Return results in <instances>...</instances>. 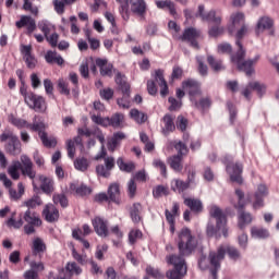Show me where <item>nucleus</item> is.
<instances>
[{
  "label": "nucleus",
  "instance_id": "2",
  "mask_svg": "<svg viewBox=\"0 0 279 279\" xmlns=\"http://www.w3.org/2000/svg\"><path fill=\"white\" fill-rule=\"evenodd\" d=\"M226 252L231 260H239L241 258V252L234 246H219L217 252H210L208 256V262L213 268H210V278L217 279V272L221 269V260L226 258Z\"/></svg>",
  "mask_w": 279,
  "mask_h": 279
},
{
  "label": "nucleus",
  "instance_id": "49",
  "mask_svg": "<svg viewBox=\"0 0 279 279\" xmlns=\"http://www.w3.org/2000/svg\"><path fill=\"white\" fill-rule=\"evenodd\" d=\"M40 141L44 147H56L58 145V141L56 137H49L47 133H40Z\"/></svg>",
  "mask_w": 279,
  "mask_h": 279
},
{
  "label": "nucleus",
  "instance_id": "34",
  "mask_svg": "<svg viewBox=\"0 0 279 279\" xmlns=\"http://www.w3.org/2000/svg\"><path fill=\"white\" fill-rule=\"evenodd\" d=\"M23 163L19 160L12 161V163L8 168V173L12 178V180H19L21 178V171Z\"/></svg>",
  "mask_w": 279,
  "mask_h": 279
},
{
  "label": "nucleus",
  "instance_id": "50",
  "mask_svg": "<svg viewBox=\"0 0 279 279\" xmlns=\"http://www.w3.org/2000/svg\"><path fill=\"white\" fill-rule=\"evenodd\" d=\"M117 165L121 171H126V173H130L135 169L134 162L125 163V161H123V158L121 157L118 158Z\"/></svg>",
  "mask_w": 279,
  "mask_h": 279
},
{
  "label": "nucleus",
  "instance_id": "21",
  "mask_svg": "<svg viewBox=\"0 0 279 279\" xmlns=\"http://www.w3.org/2000/svg\"><path fill=\"white\" fill-rule=\"evenodd\" d=\"M22 53L24 56V61L26 62L27 69H36L38 61L36 60V57L32 54V46H23Z\"/></svg>",
  "mask_w": 279,
  "mask_h": 279
},
{
  "label": "nucleus",
  "instance_id": "22",
  "mask_svg": "<svg viewBox=\"0 0 279 279\" xmlns=\"http://www.w3.org/2000/svg\"><path fill=\"white\" fill-rule=\"evenodd\" d=\"M28 130L32 132H38V136L40 138V134H47L45 130H47V124L38 116L33 118V123H28Z\"/></svg>",
  "mask_w": 279,
  "mask_h": 279
},
{
  "label": "nucleus",
  "instance_id": "63",
  "mask_svg": "<svg viewBox=\"0 0 279 279\" xmlns=\"http://www.w3.org/2000/svg\"><path fill=\"white\" fill-rule=\"evenodd\" d=\"M8 228H14L15 230H20V228H23V218H20L17 221L14 219V216H12L7 221Z\"/></svg>",
  "mask_w": 279,
  "mask_h": 279
},
{
  "label": "nucleus",
  "instance_id": "52",
  "mask_svg": "<svg viewBox=\"0 0 279 279\" xmlns=\"http://www.w3.org/2000/svg\"><path fill=\"white\" fill-rule=\"evenodd\" d=\"M235 195L238 197V204L234 205L236 210H243L245 208V193L241 190H235Z\"/></svg>",
  "mask_w": 279,
  "mask_h": 279
},
{
  "label": "nucleus",
  "instance_id": "24",
  "mask_svg": "<svg viewBox=\"0 0 279 279\" xmlns=\"http://www.w3.org/2000/svg\"><path fill=\"white\" fill-rule=\"evenodd\" d=\"M24 221L31 226H36L37 228L43 226V220H40V216L36 214V211H32V209H27L23 215Z\"/></svg>",
  "mask_w": 279,
  "mask_h": 279
},
{
  "label": "nucleus",
  "instance_id": "33",
  "mask_svg": "<svg viewBox=\"0 0 279 279\" xmlns=\"http://www.w3.org/2000/svg\"><path fill=\"white\" fill-rule=\"evenodd\" d=\"M39 181L41 182L40 189L44 193H46L47 195L53 193V179L45 175H39Z\"/></svg>",
  "mask_w": 279,
  "mask_h": 279
},
{
  "label": "nucleus",
  "instance_id": "60",
  "mask_svg": "<svg viewBox=\"0 0 279 279\" xmlns=\"http://www.w3.org/2000/svg\"><path fill=\"white\" fill-rule=\"evenodd\" d=\"M43 204V199H40V196L35 195L31 199L25 202V206L27 208H36V206H40Z\"/></svg>",
  "mask_w": 279,
  "mask_h": 279
},
{
  "label": "nucleus",
  "instance_id": "25",
  "mask_svg": "<svg viewBox=\"0 0 279 279\" xmlns=\"http://www.w3.org/2000/svg\"><path fill=\"white\" fill-rule=\"evenodd\" d=\"M121 141H125V133L117 132L108 141L107 147L110 151H114L118 146L121 145Z\"/></svg>",
  "mask_w": 279,
  "mask_h": 279
},
{
  "label": "nucleus",
  "instance_id": "41",
  "mask_svg": "<svg viewBox=\"0 0 279 279\" xmlns=\"http://www.w3.org/2000/svg\"><path fill=\"white\" fill-rule=\"evenodd\" d=\"M37 26L40 29V32H43L44 38H47V36H49V34H51L52 29L54 28L53 24H51V22L47 20L38 22Z\"/></svg>",
  "mask_w": 279,
  "mask_h": 279
},
{
  "label": "nucleus",
  "instance_id": "4",
  "mask_svg": "<svg viewBox=\"0 0 279 279\" xmlns=\"http://www.w3.org/2000/svg\"><path fill=\"white\" fill-rule=\"evenodd\" d=\"M245 53L246 51L243 48V44L238 41V51L235 54H231V62L236 64L239 71H243L247 77H252V75L256 73L254 70V64L260 60V54H256L254 59L245 60Z\"/></svg>",
  "mask_w": 279,
  "mask_h": 279
},
{
  "label": "nucleus",
  "instance_id": "56",
  "mask_svg": "<svg viewBox=\"0 0 279 279\" xmlns=\"http://www.w3.org/2000/svg\"><path fill=\"white\" fill-rule=\"evenodd\" d=\"M137 239H143V232L138 229H133L129 233V243L130 245H134Z\"/></svg>",
  "mask_w": 279,
  "mask_h": 279
},
{
  "label": "nucleus",
  "instance_id": "30",
  "mask_svg": "<svg viewBox=\"0 0 279 279\" xmlns=\"http://www.w3.org/2000/svg\"><path fill=\"white\" fill-rule=\"evenodd\" d=\"M70 191H72V193H75L76 195H80L81 197H86V195H90V193H93V189L88 187L87 185H77L75 183H72L70 185Z\"/></svg>",
  "mask_w": 279,
  "mask_h": 279
},
{
  "label": "nucleus",
  "instance_id": "28",
  "mask_svg": "<svg viewBox=\"0 0 279 279\" xmlns=\"http://www.w3.org/2000/svg\"><path fill=\"white\" fill-rule=\"evenodd\" d=\"M96 138L101 144V147H100V153H98L95 156V160H101V158L106 160V156H108V151L106 150V135H104L101 131H98V133H96Z\"/></svg>",
  "mask_w": 279,
  "mask_h": 279
},
{
  "label": "nucleus",
  "instance_id": "55",
  "mask_svg": "<svg viewBox=\"0 0 279 279\" xmlns=\"http://www.w3.org/2000/svg\"><path fill=\"white\" fill-rule=\"evenodd\" d=\"M236 33H235V45L236 47H239V44L241 45V40L242 38L245 37V34H247V24H243L242 26H240L239 28H236ZM239 43V44H238Z\"/></svg>",
  "mask_w": 279,
  "mask_h": 279
},
{
  "label": "nucleus",
  "instance_id": "54",
  "mask_svg": "<svg viewBox=\"0 0 279 279\" xmlns=\"http://www.w3.org/2000/svg\"><path fill=\"white\" fill-rule=\"evenodd\" d=\"M90 119L96 125H101L102 128H108V117L102 118L100 114L90 113Z\"/></svg>",
  "mask_w": 279,
  "mask_h": 279
},
{
  "label": "nucleus",
  "instance_id": "38",
  "mask_svg": "<svg viewBox=\"0 0 279 279\" xmlns=\"http://www.w3.org/2000/svg\"><path fill=\"white\" fill-rule=\"evenodd\" d=\"M131 119H134L140 125L147 121V114L138 109H131L130 111Z\"/></svg>",
  "mask_w": 279,
  "mask_h": 279
},
{
  "label": "nucleus",
  "instance_id": "39",
  "mask_svg": "<svg viewBox=\"0 0 279 279\" xmlns=\"http://www.w3.org/2000/svg\"><path fill=\"white\" fill-rule=\"evenodd\" d=\"M65 272L70 278L71 276H80L82 274V267H80L75 262H70L65 266Z\"/></svg>",
  "mask_w": 279,
  "mask_h": 279
},
{
  "label": "nucleus",
  "instance_id": "29",
  "mask_svg": "<svg viewBox=\"0 0 279 279\" xmlns=\"http://www.w3.org/2000/svg\"><path fill=\"white\" fill-rule=\"evenodd\" d=\"M274 27V20L269 16H263L258 20L256 25V33L265 32V29H271Z\"/></svg>",
  "mask_w": 279,
  "mask_h": 279
},
{
  "label": "nucleus",
  "instance_id": "19",
  "mask_svg": "<svg viewBox=\"0 0 279 279\" xmlns=\"http://www.w3.org/2000/svg\"><path fill=\"white\" fill-rule=\"evenodd\" d=\"M43 216L48 223H53L60 219V211L52 204L46 205L43 210Z\"/></svg>",
  "mask_w": 279,
  "mask_h": 279
},
{
  "label": "nucleus",
  "instance_id": "18",
  "mask_svg": "<svg viewBox=\"0 0 279 279\" xmlns=\"http://www.w3.org/2000/svg\"><path fill=\"white\" fill-rule=\"evenodd\" d=\"M204 10H205L204 4H199L198 11L196 13V17L199 16L202 21H211V23H215L216 25H220L221 16H217V13L213 10L209 11L208 13H205Z\"/></svg>",
  "mask_w": 279,
  "mask_h": 279
},
{
  "label": "nucleus",
  "instance_id": "48",
  "mask_svg": "<svg viewBox=\"0 0 279 279\" xmlns=\"http://www.w3.org/2000/svg\"><path fill=\"white\" fill-rule=\"evenodd\" d=\"M123 94V97L122 98H119L117 100V104L120 108H123L124 110H128L131 106V102H130V89L126 90V92H122Z\"/></svg>",
  "mask_w": 279,
  "mask_h": 279
},
{
  "label": "nucleus",
  "instance_id": "45",
  "mask_svg": "<svg viewBox=\"0 0 279 279\" xmlns=\"http://www.w3.org/2000/svg\"><path fill=\"white\" fill-rule=\"evenodd\" d=\"M88 167H90V163L88 162V159L84 157L74 160V168L77 171H88Z\"/></svg>",
  "mask_w": 279,
  "mask_h": 279
},
{
  "label": "nucleus",
  "instance_id": "47",
  "mask_svg": "<svg viewBox=\"0 0 279 279\" xmlns=\"http://www.w3.org/2000/svg\"><path fill=\"white\" fill-rule=\"evenodd\" d=\"M128 0H120L117 1V3H120L119 12L124 21H128L130 19L129 8L130 4H128Z\"/></svg>",
  "mask_w": 279,
  "mask_h": 279
},
{
  "label": "nucleus",
  "instance_id": "61",
  "mask_svg": "<svg viewBox=\"0 0 279 279\" xmlns=\"http://www.w3.org/2000/svg\"><path fill=\"white\" fill-rule=\"evenodd\" d=\"M72 257L77 262L78 265H86V255L77 253L75 246H72Z\"/></svg>",
  "mask_w": 279,
  "mask_h": 279
},
{
  "label": "nucleus",
  "instance_id": "7",
  "mask_svg": "<svg viewBox=\"0 0 279 279\" xmlns=\"http://www.w3.org/2000/svg\"><path fill=\"white\" fill-rule=\"evenodd\" d=\"M209 215L210 217L216 219L217 230H221L225 239H228V227H226L228 223V219L226 218V214H223V210H221V208H219V206L217 205H211L209 208Z\"/></svg>",
  "mask_w": 279,
  "mask_h": 279
},
{
  "label": "nucleus",
  "instance_id": "58",
  "mask_svg": "<svg viewBox=\"0 0 279 279\" xmlns=\"http://www.w3.org/2000/svg\"><path fill=\"white\" fill-rule=\"evenodd\" d=\"M58 88L61 95H65L66 97L71 95V89H69V83H66L63 78L58 81Z\"/></svg>",
  "mask_w": 279,
  "mask_h": 279
},
{
  "label": "nucleus",
  "instance_id": "9",
  "mask_svg": "<svg viewBox=\"0 0 279 279\" xmlns=\"http://www.w3.org/2000/svg\"><path fill=\"white\" fill-rule=\"evenodd\" d=\"M131 12L138 16L141 21H145L147 14V2L145 0H129Z\"/></svg>",
  "mask_w": 279,
  "mask_h": 279
},
{
  "label": "nucleus",
  "instance_id": "37",
  "mask_svg": "<svg viewBox=\"0 0 279 279\" xmlns=\"http://www.w3.org/2000/svg\"><path fill=\"white\" fill-rule=\"evenodd\" d=\"M163 123H165V128L162 130V134H165V136L169 135V133L175 130V123H173V117L166 114L163 117Z\"/></svg>",
  "mask_w": 279,
  "mask_h": 279
},
{
  "label": "nucleus",
  "instance_id": "17",
  "mask_svg": "<svg viewBox=\"0 0 279 279\" xmlns=\"http://www.w3.org/2000/svg\"><path fill=\"white\" fill-rule=\"evenodd\" d=\"M231 25L228 27L229 34H234L236 29L245 25V14L243 12H236L230 16Z\"/></svg>",
  "mask_w": 279,
  "mask_h": 279
},
{
  "label": "nucleus",
  "instance_id": "44",
  "mask_svg": "<svg viewBox=\"0 0 279 279\" xmlns=\"http://www.w3.org/2000/svg\"><path fill=\"white\" fill-rule=\"evenodd\" d=\"M47 250V245H45V242L40 238H36L33 241V254H43Z\"/></svg>",
  "mask_w": 279,
  "mask_h": 279
},
{
  "label": "nucleus",
  "instance_id": "3",
  "mask_svg": "<svg viewBox=\"0 0 279 279\" xmlns=\"http://www.w3.org/2000/svg\"><path fill=\"white\" fill-rule=\"evenodd\" d=\"M182 88L187 93L193 108H196V110H199V108H210V98L199 100V95H202V84H199V81L193 78L183 81Z\"/></svg>",
  "mask_w": 279,
  "mask_h": 279
},
{
  "label": "nucleus",
  "instance_id": "40",
  "mask_svg": "<svg viewBox=\"0 0 279 279\" xmlns=\"http://www.w3.org/2000/svg\"><path fill=\"white\" fill-rule=\"evenodd\" d=\"M239 228L243 230L247 223H252V214L239 210Z\"/></svg>",
  "mask_w": 279,
  "mask_h": 279
},
{
  "label": "nucleus",
  "instance_id": "1",
  "mask_svg": "<svg viewBox=\"0 0 279 279\" xmlns=\"http://www.w3.org/2000/svg\"><path fill=\"white\" fill-rule=\"evenodd\" d=\"M177 245L179 255H170L167 260L174 269L167 271L168 279H182L186 276V260L184 256H191L197 248V239L194 238L191 229L183 228L178 234Z\"/></svg>",
  "mask_w": 279,
  "mask_h": 279
},
{
  "label": "nucleus",
  "instance_id": "14",
  "mask_svg": "<svg viewBox=\"0 0 279 279\" xmlns=\"http://www.w3.org/2000/svg\"><path fill=\"white\" fill-rule=\"evenodd\" d=\"M269 195V191L267 190V185L259 184L257 191L255 192V201L253 203V208L256 210L258 208H263L265 206V197Z\"/></svg>",
  "mask_w": 279,
  "mask_h": 279
},
{
  "label": "nucleus",
  "instance_id": "32",
  "mask_svg": "<svg viewBox=\"0 0 279 279\" xmlns=\"http://www.w3.org/2000/svg\"><path fill=\"white\" fill-rule=\"evenodd\" d=\"M107 195L109 196V202L119 204V197L121 196V190L119 189V183H112L108 187Z\"/></svg>",
  "mask_w": 279,
  "mask_h": 279
},
{
  "label": "nucleus",
  "instance_id": "43",
  "mask_svg": "<svg viewBox=\"0 0 279 279\" xmlns=\"http://www.w3.org/2000/svg\"><path fill=\"white\" fill-rule=\"evenodd\" d=\"M116 84H118L120 90L122 93H126V90H130V84L125 81V76L121 74V72H117L116 74Z\"/></svg>",
  "mask_w": 279,
  "mask_h": 279
},
{
  "label": "nucleus",
  "instance_id": "10",
  "mask_svg": "<svg viewBox=\"0 0 279 279\" xmlns=\"http://www.w3.org/2000/svg\"><path fill=\"white\" fill-rule=\"evenodd\" d=\"M20 160L22 163V175L29 178V180H34L36 178V170H34V162H32V159L27 157V155H22Z\"/></svg>",
  "mask_w": 279,
  "mask_h": 279
},
{
  "label": "nucleus",
  "instance_id": "11",
  "mask_svg": "<svg viewBox=\"0 0 279 279\" xmlns=\"http://www.w3.org/2000/svg\"><path fill=\"white\" fill-rule=\"evenodd\" d=\"M252 90H256L257 95L262 97V95H265V92L267 90V86L260 82H250L246 87L242 90L243 97L245 99L250 100V95H252Z\"/></svg>",
  "mask_w": 279,
  "mask_h": 279
},
{
  "label": "nucleus",
  "instance_id": "8",
  "mask_svg": "<svg viewBox=\"0 0 279 279\" xmlns=\"http://www.w3.org/2000/svg\"><path fill=\"white\" fill-rule=\"evenodd\" d=\"M179 38L180 40L190 43L193 49H199V44L197 43V38H202V32L196 28L189 27L184 29L182 36H180Z\"/></svg>",
  "mask_w": 279,
  "mask_h": 279
},
{
  "label": "nucleus",
  "instance_id": "13",
  "mask_svg": "<svg viewBox=\"0 0 279 279\" xmlns=\"http://www.w3.org/2000/svg\"><path fill=\"white\" fill-rule=\"evenodd\" d=\"M26 104L32 110H36V112H43V110H45V98L32 92H29V96L26 97Z\"/></svg>",
  "mask_w": 279,
  "mask_h": 279
},
{
  "label": "nucleus",
  "instance_id": "23",
  "mask_svg": "<svg viewBox=\"0 0 279 279\" xmlns=\"http://www.w3.org/2000/svg\"><path fill=\"white\" fill-rule=\"evenodd\" d=\"M96 65L100 69V75L102 77H112V63H108L106 59H96Z\"/></svg>",
  "mask_w": 279,
  "mask_h": 279
},
{
  "label": "nucleus",
  "instance_id": "5",
  "mask_svg": "<svg viewBox=\"0 0 279 279\" xmlns=\"http://www.w3.org/2000/svg\"><path fill=\"white\" fill-rule=\"evenodd\" d=\"M169 149L173 148L178 151L177 155H172L168 158V165L170 169H173L175 173H182V169H184V156L189 154V147L186 144L182 143L181 141H168Z\"/></svg>",
  "mask_w": 279,
  "mask_h": 279
},
{
  "label": "nucleus",
  "instance_id": "16",
  "mask_svg": "<svg viewBox=\"0 0 279 279\" xmlns=\"http://www.w3.org/2000/svg\"><path fill=\"white\" fill-rule=\"evenodd\" d=\"M93 227L98 236H108L110 231L108 230V220H104L101 217H96L93 221Z\"/></svg>",
  "mask_w": 279,
  "mask_h": 279
},
{
  "label": "nucleus",
  "instance_id": "51",
  "mask_svg": "<svg viewBox=\"0 0 279 279\" xmlns=\"http://www.w3.org/2000/svg\"><path fill=\"white\" fill-rule=\"evenodd\" d=\"M251 234L254 236V239H267L269 236V231L267 229L253 227Z\"/></svg>",
  "mask_w": 279,
  "mask_h": 279
},
{
  "label": "nucleus",
  "instance_id": "46",
  "mask_svg": "<svg viewBox=\"0 0 279 279\" xmlns=\"http://www.w3.org/2000/svg\"><path fill=\"white\" fill-rule=\"evenodd\" d=\"M169 195V187L165 185H157L153 189V196L155 199H160L162 196Z\"/></svg>",
  "mask_w": 279,
  "mask_h": 279
},
{
  "label": "nucleus",
  "instance_id": "59",
  "mask_svg": "<svg viewBox=\"0 0 279 279\" xmlns=\"http://www.w3.org/2000/svg\"><path fill=\"white\" fill-rule=\"evenodd\" d=\"M52 5L59 15L64 14L66 4L62 0H52Z\"/></svg>",
  "mask_w": 279,
  "mask_h": 279
},
{
  "label": "nucleus",
  "instance_id": "15",
  "mask_svg": "<svg viewBox=\"0 0 279 279\" xmlns=\"http://www.w3.org/2000/svg\"><path fill=\"white\" fill-rule=\"evenodd\" d=\"M15 26L17 27V29L26 27L27 34L32 35L34 34V32H36V20H34L29 15H22L20 21L15 23Z\"/></svg>",
  "mask_w": 279,
  "mask_h": 279
},
{
  "label": "nucleus",
  "instance_id": "42",
  "mask_svg": "<svg viewBox=\"0 0 279 279\" xmlns=\"http://www.w3.org/2000/svg\"><path fill=\"white\" fill-rule=\"evenodd\" d=\"M9 121L12 125L17 128V130H23V128H26L27 130H29V122H27L26 120L16 118L14 116H10Z\"/></svg>",
  "mask_w": 279,
  "mask_h": 279
},
{
  "label": "nucleus",
  "instance_id": "6",
  "mask_svg": "<svg viewBox=\"0 0 279 279\" xmlns=\"http://www.w3.org/2000/svg\"><path fill=\"white\" fill-rule=\"evenodd\" d=\"M5 141H9L4 145V149L7 154H10V156H19L22 151V145L21 140H19V136L14 134V132L10 131V129H7L1 135H0V143H5Z\"/></svg>",
  "mask_w": 279,
  "mask_h": 279
},
{
  "label": "nucleus",
  "instance_id": "64",
  "mask_svg": "<svg viewBox=\"0 0 279 279\" xmlns=\"http://www.w3.org/2000/svg\"><path fill=\"white\" fill-rule=\"evenodd\" d=\"M110 171L106 166L98 165L96 167V173L97 175H100L101 178H108L110 175Z\"/></svg>",
  "mask_w": 279,
  "mask_h": 279
},
{
  "label": "nucleus",
  "instance_id": "12",
  "mask_svg": "<svg viewBox=\"0 0 279 279\" xmlns=\"http://www.w3.org/2000/svg\"><path fill=\"white\" fill-rule=\"evenodd\" d=\"M227 171L230 175L231 182H235L236 184H243V165L236 162L235 165H227Z\"/></svg>",
  "mask_w": 279,
  "mask_h": 279
},
{
  "label": "nucleus",
  "instance_id": "27",
  "mask_svg": "<svg viewBox=\"0 0 279 279\" xmlns=\"http://www.w3.org/2000/svg\"><path fill=\"white\" fill-rule=\"evenodd\" d=\"M207 63L215 73L226 71V65H223V61L221 59L213 57V54L207 56Z\"/></svg>",
  "mask_w": 279,
  "mask_h": 279
},
{
  "label": "nucleus",
  "instance_id": "53",
  "mask_svg": "<svg viewBox=\"0 0 279 279\" xmlns=\"http://www.w3.org/2000/svg\"><path fill=\"white\" fill-rule=\"evenodd\" d=\"M52 201H53V204H56V205L60 204V206L62 208H66V206H69V199H66V195H64L62 193L61 194H58V193L53 194Z\"/></svg>",
  "mask_w": 279,
  "mask_h": 279
},
{
  "label": "nucleus",
  "instance_id": "57",
  "mask_svg": "<svg viewBox=\"0 0 279 279\" xmlns=\"http://www.w3.org/2000/svg\"><path fill=\"white\" fill-rule=\"evenodd\" d=\"M196 62L198 63V73L203 77L208 75V65L204 64V57H196Z\"/></svg>",
  "mask_w": 279,
  "mask_h": 279
},
{
  "label": "nucleus",
  "instance_id": "26",
  "mask_svg": "<svg viewBox=\"0 0 279 279\" xmlns=\"http://www.w3.org/2000/svg\"><path fill=\"white\" fill-rule=\"evenodd\" d=\"M123 121H125V116L123 113H114L111 118H108V126L114 128V130H119L123 128Z\"/></svg>",
  "mask_w": 279,
  "mask_h": 279
},
{
  "label": "nucleus",
  "instance_id": "36",
  "mask_svg": "<svg viewBox=\"0 0 279 279\" xmlns=\"http://www.w3.org/2000/svg\"><path fill=\"white\" fill-rule=\"evenodd\" d=\"M189 186L190 185L186 181H182L180 179H174L171 181V191H174V193H184Z\"/></svg>",
  "mask_w": 279,
  "mask_h": 279
},
{
  "label": "nucleus",
  "instance_id": "35",
  "mask_svg": "<svg viewBox=\"0 0 279 279\" xmlns=\"http://www.w3.org/2000/svg\"><path fill=\"white\" fill-rule=\"evenodd\" d=\"M184 204L187 206V208H190V210H192V213H202L204 208L202 201L198 198H185Z\"/></svg>",
  "mask_w": 279,
  "mask_h": 279
},
{
  "label": "nucleus",
  "instance_id": "20",
  "mask_svg": "<svg viewBox=\"0 0 279 279\" xmlns=\"http://www.w3.org/2000/svg\"><path fill=\"white\" fill-rule=\"evenodd\" d=\"M155 82L160 86V95L161 97H167L169 95V86L167 85V81L165 80V71L157 70L155 71Z\"/></svg>",
  "mask_w": 279,
  "mask_h": 279
},
{
  "label": "nucleus",
  "instance_id": "31",
  "mask_svg": "<svg viewBox=\"0 0 279 279\" xmlns=\"http://www.w3.org/2000/svg\"><path fill=\"white\" fill-rule=\"evenodd\" d=\"M141 213H143V205H141V203H134L130 210V216L133 223H141L143 220Z\"/></svg>",
  "mask_w": 279,
  "mask_h": 279
},
{
  "label": "nucleus",
  "instance_id": "62",
  "mask_svg": "<svg viewBox=\"0 0 279 279\" xmlns=\"http://www.w3.org/2000/svg\"><path fill=\"white\" fill-rule=\"evenodd\" d=\"M153 166L156 167V169H160L161 175L163 178H167V165L165 163V161L160 159H154Z\"/></svg>",
  "mask_w": 279,
  "mask_h": 279
}]
</instances>
